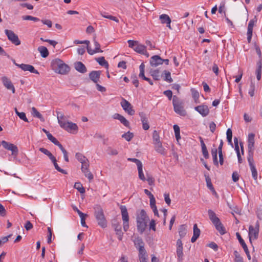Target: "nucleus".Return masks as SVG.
I'll return each mask as SVG.
<instances>
[{"label":"nucleus","mask_w":262,"mask_h":262,"mask_svg":"<svg viewBox=\"0 0 262 262\" xmlns=\"http://www.w3.org/2000/svg\"><path fill=\"white\" fill-rule=\"evenodd\" d=\"M136 220L138 231L140 233H142L145 231L147 224L149 221V219L144 210L142 209L137 213Z\"/></svg>","instance_id":"obj_1"},{"label":"nucleus","mask_w":262,"mask_h":262,"mask_svg":"<svg viewBox=\"0 0 262 262\" xmlns=\"http://www.w3.org/2000/svg\"><path fill=\"white\" fill-rule=\"evenodd\" d=\"M94 215L99 226L103 228L107 226V221L105 217L103 210L100 205H95L94 207Z\"/></svg>","instance_id":"obj_2"},{"label":"nucleus","mask_w":262,"mask_h":262,"mask_svg":"<svg viewBox=\"0 0 262 262\" xmlns=\"http://www.w3.org/2000/svg\"><path fill=\"white\" fill-rule=\"evenodd\" d=\"M53 64L55 67H56V70L59 74H66L70 70L69 67L59 59H55Z\"/></svg>","instance_id":"obj_3"},{"label":"nucleus","mask_w":262,"mask_h":262,"mask_svg":"<svg viewBox=\"0 0 262 262\" xmlns=\"http://www.w3.org/2000/svg\"><path fill=\"white\" fill-rule=\"evenodd\" d=\"M172 103L174 111L177 114L182 116H185L186 115V112L184 109L182 102H180L178 98L176 96L173 97Z\"/></svg>","instance_id":"obj_4"},{"label":"nucleus","mask_w":262,"mask_h":262,"mask_svg":"<svg viewBox=\"0 0 262 262\" xmlns=\"http://www.w3.org/2000/svg\"><path fill=\"white\" fill-rule=\"evenodd\" d=\"M128 47L133 49L135 52L140 54L145 53L146 47L136 40H128L127 41Z\"/></svg>","instance_id":"obj_5"},{"label":"nucleus","mask_w":262,"mask_h":262,"mask_svg":"<svg viewBox=\"0 0 262 262\" xmlns=\"http://www.w3.org/2000/svg\"><path fill=\"white\" fill-rule=\"evenodd\" d=\"M123 221V229L126 231L129 228V215L127 208L124 205H121L120 207Z\"/></svg>","instance_id":"obj_6"},{"label":"nucleus","mask_w":262,"mask_h":262,"mask_svg":"<svg viewBox=\"0 0 262 262\" xmlns=\"http://www.w3.org/2000/svg\"><path fill=\"white\" fill-rule=\"evenodd\" d=\"M259 231V224L258 221L256 222L254 226L250 225L249 227V237L251 241L252 239L255 240L257 239Z\"/></svg>","instance_id":"obj_7"},{"label":"nucleus","mask_w":262,"mask_h":262,"mask_svg":"<svg viewBox=\"0 0 262 262\" xmlns=\"http://www.w3.org/2000/svg\"><path fill=\"white\" fill-rule=\"evenodd\" d=\"M254 134H250L248 136V155L247 159L253 158L254 147Z\"/></svg>","instance_id":"obj_8"},{"label":"nucleus","mask_w":262,"mask_h":262,"mask_svg":"<svg viewBox=\"0 0 262 262\" xmlns=\"http://www.w3.org/2000/svg\"><path fill=\"white\" fill-rule=\"evenodd\" d=\"M5 33L7 35L8 39L13 44L16 46H18L20 44V40L19 39V38L17 34L14 33V32L10 30L6 29L5 30Z\"/></svg>","instance_id":"obj_9"},{"label":"nucleus","mask_w":262,"mask_h":262,"mask_svg":"<svg viewBox=\"0 0 262 262\" xmlns=\"http://www.w3.org/2000/svg\"><path fill=\"white\" fill-rule=\"evenodd\" d=\"M2 145L4 148L10 150L11 151V155L14 156H16L18 152L17 147L13 144L7 142L5 141H2L1 142Z\"/></svg>","instance_id":"obj_10"},{"label":"nucleus","mask_w":262,"mask_h":262,"mask_svg":"<svg viewBox=\"0 0 262 262\" xmlns=\"http://www.w3.org/2000/svg\"><path fill=\"white\" fill-rule=\"evenodd\" d=\"M61 128L65 129L69 132H72V131H76L78 130V126L76 124L72 122L66 121L64 123H60Z\"/></svg>","instance_id":"obj_11"},{"label":"nucleus","mask_w":262,"mask_h":262,"mask_svg":"<svg viewBox=\"0 0 262 262\" xmlns=\"http://www.w3.org/2000/svg\"><path fill=\"white\" fill-rule=\"evenodd\" d=\"M121 105L123 109L130 115H133L135 114V111L133 109L131 104L124 98L122 99Z\"/></svg>","instance_id":"obj_12"},{"label":"nucleus","mask_w":262,"mask_h":262,"mask_svg":"<svg viewBox=\"0 0 262 262\" xmlns=\"http://www.w3.org/2000/svg\"><path fill=\"white\" fill-rule=\"evenodd\" d=\"M94 43L95 46L94 50H92L90 46L87 47V51L88 53L92 55L97 53H102L103 51L100 49V45L95 38H94Z\"/></svg>","instance_id":"obj_13"},{"label":"nucleus","mask_w":262,"mask_h":262,"mask_svg":"<svg viewBox=\"0 0 262 262\" xmlns=\"http://www.w3.org/2000/svg\"><path fill=\"white\" fill-rule=\"evenodd\" d=\"M163 63V59L159 55L152 56L150 59V64L151 67H156Z\"/></svg>","instance_id":"obj_14"},{"label":"nucleus","mask_w":262,"mask_h":262,"mask_svg":"<svg viewBox=\"0 0 262 262\" xmlns=\"http://www.w3.org/2000/svg\"><path fill=\"white\" fill-rule=\"evenodd\" d=\"M2 81L4 85L8 89L11 90L13 93H15V90L14 85L7 77L4 76L2 78Z\"/></svg>","instance_id":"obj_15"},{"label":"nucleus","mask_w":262,"mask_h":262,"mask_svg":"<svg viewBox=\"0 0 262 262\" xmlns=\"http://www.w3.org/2000/svg\"><path fill=\"white\" fill-rule=\"evenodd\" d=\"M17 66L19 67L21 69H22L24 71H29L31 73H35L37 74H39V72L38 71L35 70L33 66L30 65V64H16Z\"/></svg>","instance_id":"obj_16"},{"label":"nucleus","mask_w":262,"mask_h":262,"mask_svg":"<svg viewBox=\"0 0 262 262\" xmlns=\"http://www.w3.org/2000/svg\"><path fill=\"white\" fill-rule=\"evenodd\" d=\"M195 110L199 112L203 117H206L209 113V110L206 105H199L194 108Z\"/></svg>","instance_id":"obj_17"},{"label":"nucleus","mask_w":262,"mask_h":262,"mask_svg":"<svg viewBox=\"0 0 262 262\" xmlns=\"http://www.w3.org/2000/svg\"><path fill=\"white\" fill-rule=\"evenodd\" d=\"M101 71H93L89 74V77L90 79L95 83H97L99 81Z\"/></svg>","instance_id":"obj_18"},{"label":"nucleus","mask_w":262,"mask_h":262,"mask_svg":"<svg viewBox=\"0 0 262 262\" xmlns=\"http://www.w3.org/2000/svg\"><path fill=\"white\" fill-rule=\"evenodd\" d=\"M248 161L252 172V177L255 180H256L257 178V172L254 164L253 158L248 159Z\"/></svg>","instance_id":"obj_19"},{"label":"nucleus","mask_w":262,"mask_h":262,"mask_svg":"<svg viewBox=\"0 0 262 262\" xmlns=\"http://www.w3.org/2000/svg\"><path fill=\"white\" fill-rule=\"evenodd\" d=\"M139 115L141 118V121L142 123L143 128L144 130H148L149 128V125L148 124V119L146 115L143 113H140Z\"/></svg>","instance_id":"obj_20"},{"label":"nucleus","mask_w":262,"mask_h":262,"mask_svg":"<svg viewBox=\"0 0 262 262\" xmlns=\"http://www.w3.org/2000/svg\"><path fill=\"white\" fill-rule=\"evenodd\" d=\"M200 235V230L198 228L197 224H195L193 225V236L191 239L192 243H194L198 238Z\"/></svg>","instance_id":"obj_21"},{"label":"nucleus","mask_w":262,"mask_h":262,"mask_svg":"<svg viewBox=\"0 0 262 262\" xmlns=\"http://www.w3.org/2000/svg\"><path fill=\"white\" fill-rule=\"evenodd\" d=\"M113 226L114 228L116 234L118 235V239L121 241L122 239L123 233L120 224L118 222L114 223L113 224Z\"/></svg>","instance_id":"obj_22"},{"label":"nucleus","mask_w":262,"mask_h":262,"mask_svg":"<svg viewBox=\"0 0 262 262\" xmlns=\"http://www.w3.org/2000/svg\"><path fill=\"white\" fill-rule=\"evenodd\" d=\"M208 213L209 219L213 225L216 224V223L220 221V219L216 216V214L213 211L209 209L208 211Z\"/></svg>","instance_id":"obj_23"},{"label":"nucleus","mask_w":262,"mask_h":262,"mask_svg":"<svg viewBox=\"0 0 262 262\" xmlns=\"http://www.w3.org/2000/svg\"><path fill=\"white\" fill-rule=\"evenodd\" d=\"M135 247L138 250L144 248L145 244L142 239L139 237L136 238L134 241Z\"/></svg>","instance_id":"obj_24"},{"label":"nucleus","mask_w":262,"mask_h":262,"mask_svg":"<svg viewBox=\"0 0 262 262\" xmlns=\"http://www.w3.org/2000/svg\"><path fill=\"white\" fill-rule=\"evenodd\" d=\"M199 139L200 140L203 155L204 156V157L205 159H208L209 158V154H208L207 147L206 146V145L205 144L202 137H200Z\"/></svg>","instance_id":"obj_25"},{"label":"nucleus","mask_w":262,"mask_h":262,"mask_svg":"<svg viewBox=\"0 0 262 262\" xmlns=\"http://www.w3.org/2000/svg\"><path fill=\"white\" fill-rule=\"evenodd\" d=\"M74 66L75 69L81 73H84L87 71L85 66L81 62H77Z\"/></svg>","instance_id":"obj_26"},{"label":"nucleus","mask_w":262,"mask_h":262,"mask_svg":"<svg viewBox=\"0 0 262 262\" xmlns=\"http://www.w3.org/2000/svg\"><path fill=\"white\" fill-rule=\"evenodd\" d=\"M204 176L205 177V180H206V182L207 187L210 190L212 191L215 194H216V192L215 191V190H214V189L213 188V185L212 184L211 180V179L210 178V177L209 176V174L206 173H204Z\"/></svg>","instance_id":"obj_27"},{"label":"nucleus","mask_w":262,"mask_h":262,"mask_svg":"<svg viewBox=\"0 0 262 262\" xmlns=\"http://www.w3.org/2000/svg\"><path fill=\"white\" fill-rule=\"evenodd\" d=\"M261 69H262V63H261V60H259L257 62V68L255 71L256 78L258 80H259L261 78Z\"/></svg>","instance_id":"obj_28"},{"label":"nucleus","mask_w":262,"mask_h":262,"mask_svg":"<svg viewBox=\"0 0 262 262\" xmlns=\"http://www.w3.org/2000/svg\"><path fill=\"white\" fill-rule=\"evenodd\" d=\"M155 149L161 155H165L166 151L165 148L162 146V143H157L155 144Z\"/></svg>","instance_id":"obj_29"},{"label":"nucleus","mask_w":262,"mask_h":262,"mask_svg":"<svg viewBox=\"0 0 262 262\" xmlns=\"http://www.w3.org/2000/svg\"><path fill=\"white\" fill-rule=\"evenodd\" d=\"M38 51L43 58H46L49 55V51L47 48L44 46H40L38 48Z\"/></svg>","instance_id":"obj_30"},{"label":"nucleus","mask_w":262,"mask_h":262,"mask_svg":"<svg viewBox=\"0 0 262 262\" xmlns=\"http://www.w3.org/2000/svg\"><path fill=\"white\" fill-rule=\"evenodd\" d=\"M216 229L220 232L221 235H223L226 233V230L221 221L219 222L216 224H214Z\"/></svg>","instance_id":"obj_31"},{"label":"nucleus","mask_w":262,"mask_h":262,"mask_svg":"<svg viewBox=\"0 0 262 262\" xmlns=\"http://www.w3.org/2000/svg\"><path fill=\"white\" fill-rule=\"evenodd\" d=\"M39 151L47 155L51 161H55V157L52 154V153L48 149L41 147L39 148Z\"/></svg>","instance_id":"obj_32"},{"label":"nucleus","mask_w":262,"mask_h":262,"mask_svg":"<svg viewBox=\"0 0 262 262\" xmlns=\"http://www.w3.org/2000/svg\"><path fill=\"white\" fill-rule=\"evenodd\" d=\"M159 18L162 24H170L171 19L167 14H163L160 15Z\"/></svg>","instance_id":"obj_33"},{"label":"nucleus","mask_w":262,"mask_h":262,"mask_svg":"<svg viewBox=\"0 0 262 262\" xmlns=\"http://www.w3.org/2000/svg\"><path fill=\"white\" fill-rule=\"evenodd\" d=\"M96 60L99 63V64L102 66H104L105 68H108V63L105 60L104 57H100L96 58Z\"/></svg>","instance_id":"obj_34"},{"label":"nucleus","mask_w":262,"mask_h":262,"mask_svg":"<svg viewBox=\"0 0 262 262\" xmlns=\"http://www.w3.org/2000/svg\"><path fill=\"white\" fill-rule=\"evenodd\" d=\"M187 233L186 226L185 225H182L179 229V233L181 238L184 237Z\"/></svg>","instance_id":"obj_35"},{"label":"nucleus","mask_w":262,"mask_h":262,"mask_svg":"<svg viewBox=\"0 0 262 262\" xmlns=\"http://www.w3.org/2000/svg\"><path fill=\"white\" fill-rule=\"evenodd\" d=\"M211 154L213 158V162L214 164L216 166L219 165V162L217 161V149H212L211 150Z\"/></svg>","instance_id":"obj_36"},{"label":"nucleus","mask_w":262,"mask_h":262,"mask_svg":"<svg viewBox=\"0 0 262 262\" xmlns=\"http://www.w3.org/2000/svg\"><path fill=\"white\" fill-rule=\"evenodd\" d=\"M257 22V18H256V16H255V17H254V18L251 19L250 21H249V23L248 24V29H247V31H250V32H253V27L255 25V24Z\"/></svg>","instance_id":"obj_37"},{"label":"nucleus","mask_w":262,"mask_h":262,"mask_svg":"<svg viewBox=\"0 0 262 262\" xmlns=\"http://www.w3.org/2000/svg\"><path fill=\"white\" fill-rule=\"evenodd\" d=\"M75 157L77 160L79 161L81 163H84L88 161V159L83 155L79 152L76 153Z\"/></svg>","instance_id":"obj_38"},{"label":"nucleus","mask_w":262,"mask_h":262,"mask_svg":"<svg viewBox=\"0 0 262 262\" xmlns=\"http://www.w3.org/2000/svg\"><path fill=\"white\" fill-rule=\"evenodd\" d=\"M31 113L34 117L39 118L41 120H43V118L42 115L39 112H38L35 107H33L32 108Z\"/></svg>","instance_id":"obj_39"},{"label":"nucleus","mask_w":262,"mask_h":262,"mask_svg":"<svg viewBox=\"0 0 262 262\" xmlns=\"http://www.w3.org/2000/svg\"><path fill=\"white\" fill-rule=\"evenodd\" d=\"M173 127L176 140L178 141L181 139L180 127L178 125L176 124L174 125Z\"/></svg>","instance_id":"obj_40"},{"label":"nucleus","mask_w":262,"mask_h":262,"mask_svg":"<svg viewBox=\"0 0 262 262\" xmlns=\"http://www.w3.org/2000/svg\"><path fill=\"white\" fill-rule=\"evenodd\" d=\"M137 168L138 171L139 178L140 180L145 181L146 180V177L144 176L143 173V165H140V166L138 167Z\"/></svg>","instance_id":"obj_41"},{"label":"nucleus","mask_w":262,"mask_h":262,"mask_svg":"<svg viewBox=\"0 0 262 262\" xmlns=\"http://www.w3.org/2000/svg\"><path fill=\"white\" fill-rule=\"evenodd\" d=\"M150 74L155 80H159L160 79V75L158 70H150Z\"/></svg>","instance_id":"obj_42"},{"label":"nucleus","mask_w":262,"mask_h":262,"mask_svg":"<svg viewBox=\"0 0 262 262\" xmlns=\"http://www.w3.org/2000/svg\"><path fill=\"white\" fill-rule=\"evenodd\" d=\"M163 74L164 75L163 79L168 82H171L172 79L171 77V74L169 71L165 70L163 71Z\"/></svg>","instance_id":"obj_43"},{"label":"nucleus","mask_w":262,"mask_h":262,"mask_svg":"<svg viewBox=\"0 0 262 262\" xmlns=\"http://www.w3.org/2000/svg\"><path fill=\"white\" fill-rule=\"evenodd\" d=\"M15 112L17 115L19 117V118L25 122H28L29 121L26 117V114L24 112H19L16 108H15Z\"/></svg>","instance_id":"obj_44"},{"label":"nucleus","mask_w":262,"mask_h":262,"mask_svg":"<svg viewBox=\"0 0 262 262\" xmlns=\"http://www.w3.org/2000/svg\"><path fill=\"white\" fill-rule=\"evenodd\" d=\"M139 251V257L140 260L141 259H146L147 255L145 248H142Z\"/></svg>","instance_id":"obj_45"},{"label":"nucleus","mask_w":262,"mask_h":262,"mask_svg":"<svg viewBox=\"0 0 262 262\" xmlns=\"http://www.w3.org/2000/svg\"><path fill=\"white\" fill-rule=\"evenodd\" d=\"M57 115L58 122L60 125V123H64L66 122V117L63 114L58 112H57Z\"/></svg>","instance_id":"obj_46"},{"label":"nucleus","mask_w":262,"mask_h":262,"mask_svg":"<svg viewBox=\"0 0 262 262\" xmlns=\"http://www.w3.org/2000/svg\"><path fill=\"white\" fill-rule=\"evenodd\" d=\"M74 187L77 189L78 191L81 193L85 192V189L82 186V184L79 182H76L74 184Z\"/></svg>","instance_id":"obj_47"},{"label":"nucleus","mask_w":262,"mask_h":262,"mask_svg":"<svg viewBox=\"0 0 262 262\" xmlns=\"http://www.w3.org/2000/svg\"><path fill=\"white\" fill-rule=\"evenodd\" d=\"M105 13H106L105 12H103V13L102 12H100V14L101 15V16L102 17L110 19L112 20H114L117 23L119 22V20L116 17H115V16H113L110 15H106V14H105Z\"/></svg>","instance_id":"obj_48"},{"label":"nucleus","mask_w":262,"mask_h":262,"mask_svg":"<svg viewBox=\"0 0 262 262\" xmlns=\"http://www.w3.org/2000/svg\"><path fill=\"white\" fill-rule=\"evenodd\" d=\"M236 236L237 238L238 239L240 244L242 246L243 249H247V245L245 243L244 239L242 238L240 234L238 232L236 233Z\"/></svg>","instance_id":"obj_49"},{"label":"nucleus","mask_w":262,"mask_h":262,"mask_svg":"<svg viewBox=\"0 0 262 262\" xmlns=\"http://www.w3.org/2000/svg\"><path fill=\"white\" fill-rule=\"evenodd\" d=\"M134 137V134L130 132H128L122 135V137L124 138L126 141H129Z\"/></svg>","instance_id":"obj_50"},{"label":"nucleus","mask_w":262,"mask_h":262,"mask_svg":"<svg viewBox=\"0 0 262 262\" xmlns=\"http://www.w3.org/2000/svg\"><path fill=\"white\" fill-rule=\"evenodd\" d=\"M146 180L149 185L154 186L155 184V179L150 174L146 173Z\"/></svg>","instance_id":"obj_51"},{"label":"nucleus","mask_w":262,"mask_h":262,"mask_svg":"<svg viewBox=\"0 0 262 262\" xmlns=\"http://www.w3.org/2000/svg\"><path fill=\"white\" fill-rule=\"evenodd\" d=\"M153 142L154 144H156L157 143H161V142L160 140V137L159 136L158 133L156 130H155L153 133Z\"/></svg>","instance_id":"obj_52"},{"label":"nucleus","mask_w":262,"mask_h":262,"mask_svg":"<svg viewBox=\"0 0 262 262\" xmlns=\"http://www.w3.org/2000/svg\"><path fill=\"white\" fill-rule=\"evenodd\" d=\"M177 254L178 260L179 261H182L183 256V248L177 247Z\"/></svg>","instance_id":"obj_53"},{"label":"nucleus","mask_w":262,"mask_h":262,"mask_svg":"<svg viewBox=\"0 0 262 262\" xmlns=\"http://www.w3.org/2000/svg\"><path fill=\"white\" fill-rule=\"evenodd\" d=\"M56 158H55V161H52V162L54 164V166L55 168V169L58 170V171L61 172L62 173H63V174H67V172H66V171L65 170H63L62 169H61L59 166L57 164V162H56Z\"/></svg>","instance_id":"obj_54"},{"label":"nucleus","mask_w":262,"mask_h":262,"mask_svg":"<svg viewBox=\"0 0 262 262\" xmlns=\"http://www.w3.org/2000/svg\"><path fill=\"white\" fill-rule=\"evenodd\" d=\"M227 141L229 144H232V133L230 128H228L226 133Z\"/></svg>","instance_id":"obj_55"},{"label":"nucleus","mask_w":262,"mask_h":262,"mask_svg":"<svg viewBox=\"0 0 262 262\" xmlns=\"http://www.w3.org/2000/svg\"><path fill=\"white\" fill-rule=\"evenodd\" d=\"M191 92L192 93V96L195 102H196L197 100L199 99V92L194 90V89H191Z\"/></svg>","instance_id":"obj_56"},{"label":"nucleus","mask_w":262,"mask_h":262,"mask_svg":"<svg viewBox=\"0 0 262 262\" xmlns=\"http://www.w3.org/2000/svg\"><path fill=\"white\" fill-rule=\"evenodd\" d=\"M89 160L81 163V170L82 172H88V170H89Z\"/></svg>","instance_id":"obj_57"},{"label":"nucleus","mask_w":262,"mask_h":262,"mask_svg":"<svg viewBox=\"0 0 262 262\" xmlns=\"http://www.w3.org/2000/svg\"><path fill=\"white\" fill-rule=\"evenodd\" d=\"M23 19L24 20H33L34 21H38L39 20V19L37 17H33L30 15H25L22 17Z\"/></svg>","instance_id":"obj_58"},{"label":"nucleus","mask_w":262,"mask_h":262,"mask_svg":"<svg viewBox=\"0 0 262 262\" xmlns=\"http://www.w3.org/2000/svg\"><path fill=\"white\" fill-rule=\"evenodd\" d=\"M254 91H255V84L253 82H251L250 85V88L249 90V94L251 97H253L254 95Z\"/></svg>","instance_id":"obj_59"},{"label":"nucleus","mask_w":262,"mask_h":262,"mask_svg":"<svg viewBox=\"0 0 262 262\" xmlns=\"http://www.w3.org/2000/svg\"><path fill=\"white\" fill-rule=\"evenodd\" d=\"M127 160L128 161H130V162H133L135 163L136 164L137 166V167L140 166V165H142V162L139 160H138L137 159H136V158H128L127 159Z\"/></svg>","instance_id":"obj_60"},{"label":"nucleus","mask_w":262,"mask_h":262,"mask_svg":"<svg viewBox=\"0 0 262 262\" xmlns=\"http://www.w3.org/2000/svg\"><path fill=\"white\" fill-rule=\"evenodd\" d=\"M48 243L50 244L52 242V229L50 227H48Z\"/></svg>","instance_id":"obj_61"},{"label":"nucleus","mask_w":262,"mask_h":262,"mask_svg":"<svg viewBox=\"0 0 262 262\" xmlns=\"http://www.w3.org/2000/svg\"><path fill=\"white\" fill-rule=\"evenodd\" d=\"M107 154L111 155H116L118 154V151L116 149L112 147H108L107 149Z\"/></svg>","instance_id":"obj_62"},{"label":"nucleus","mask_w":262,"mask_h":262,"mask_svg":"<svg viewBox=\"0 0 262 262\" xmlns=\"http://www.w3.org/2000/svg\"><path fill=\"white\" fill-rule=\"evenodd\" d=\"M12 236V234H10L8 236H4V237H2L1 239H0V246L2 245V244H5L6 243V242H8V241L9 240V238Z\"/></svg>","instance_id":"obj_63"},{"label":"nucleus","mask_w":262,"mask_h":262,"mask_svg":"<svg viewBox=\"0 0 262 262\" xmlns=\"http://www.w3.org/2000/svg\"><path fill=\"white\" fill-rule=\"evenodd\" d=\"M144 69H145V64H144V63H142L139 67L140 73L139 74V77L144 76Z\"/></svg>","instance_id":"obj_64"}]
</instances>
